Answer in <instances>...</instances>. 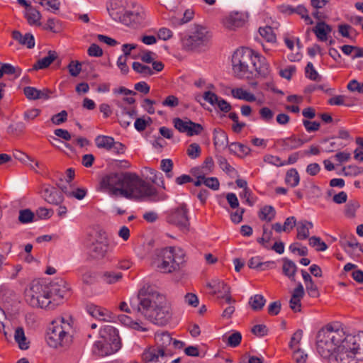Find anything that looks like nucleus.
Here are the masks:
<instances>
[{
  "label": "nucleus",
  "instance_id": "obj_1",
  "mask_svg": "<svg viewBox=\"0 0 363 363\" xmlns=\"http://www.w3.org/2000/svg\"><path fill=\"white\" fill-rule=\"evenodd\" d=\"M130 163L126 160L115 158V196L127 199L137 198L150 202L165 201L168 196L158 191L155 187L140 179L136 173L116 172V169H126Z\"/></svg>",
  "mask_w": 363,
  "mask_h": 363
},
{
  "label": "nucleus",
  "instance_id": "obj_2",
  "mask_svg": "<svg viewBox=\"0 0 363 363\" xmlns=\"http://www.w3.org/2000/svg\"><path fill=\"white\" fill-rule=\"evenodd\" d=\"M138 303H131V308L135 313L143 315L147 320L158 325H167L172 318L170 306L164 295L156 289L145 284L138 291Z\"/></svg>",
  "mask_w": 363,
  "mask_h": 363
},
{
  "label": "nucleus",
  "instance_id": "obj_3",
  "mask_svg": "<svg viewBox=\"0 0 363 363\" xmlns=\"http://www.w3.org/2000/svg\"><path fill=\"white\" fill-rule=\"evenodd\" d=\"M233 70L240 79H252L257 75L266 77L269 65L264 57L250 48L236 50L232 57Z\"/></svg>",
  "mask_w": 363,
  "mask_h": 363
},
{
  "label": "nucleus",
  "instance_id": "obj_4",
  "mask_svg": "<svg viewBox=\"0 0 363 363\" xmlns=\"http://www.w3.org/2000/svg\"><path fill=\"white\" fill-rule=\"evenodd\" d=\"M347 337V334L342 328L327 325L320 329L316 335V350L318 354L327 359L339 349Z\"/></svg>",
  "mask_w": 363,
  "mask_h": 363
},
{
  "label": "nucleus",
  "instance_id": "obj_5",
  "mask_svg": "<svg viewBox=\"0 0 363 363\" xmlns=\"http://www.w3.org/2000/svg\"><path fill=\"white\" fill-rule=\"evenodd\" d=\"M72 325L69 320L59 318L53 320L46 333V341L53 348L67 349L72 343Z\"/></svg>",
  "mask_w": 363,
  "mask_h": 363
},
{
  "label": "nucleus",
  "instance_id": "obj_6",
  "mask_svg": "<svg viewBox=\"0 0 363 363\" xmlns=\"http://www.w3.org/2000/svg\"><path fill=\"white\" fill-rule=\"evenodd\" d=\"M154 264L162 273H172L180 270L186 262L185 254L180 248L173 247L156 250Z\"/></svg>",
  "mask_w": 363,
  "mask_h": 363
},
{
  "label": "nucleus",
  "instance_id": "obj_7",
  "mask_svg": "<svg viewBox=\"0 0 363 363\" xmlns=\"http://www.w3.org/2000/svg\"><path fill=\"white\" fill-rule=\"evenodd\" d=\"M26 302L32 307L48 308L51 304L50 291L38 280L33 281L25 291Z\"/></svg>",
  "mask_w": 363,
  "mask_h": 363
},
{
  "label": "nucleus",
  "instance_id": "obj_8",
  "mask_svg": "<svg viewBox=\"0 0 363 363\" xmlns=\"http://www.w3.org/2000/svg\"><path fill=\"white\" fill-rule=\"evenodd\" d=\"M88 258L99 259L103 258L108 249L107 236L104 231L95 232L86 241Z\"/></svg>",
  "mask_w": 363,
  "mask_h": 363
},
{
  "label": "nucleus",
  "instance_id": "obj_9",
  "mask_svg": "<svg viewBox=\"0 0 363 363\" xmlns=\"http://www.w3.org/2000/svg\"><path fill=\"white\" fill-rule=\"evenodd\" d=\"M209 36L206 28L198 26L192 34L185 36L182 40V48L187 51L201 50L207 46Z\"/></svg>",
  "mask_w": 363,
  "mask_h": 363
},
{
  "label": "nucleus",
  "instance_id": "obj_10",
  "mask_svg": "<svg viewBox=\"0 0 363 363\" xmlns=\"http://www.w3.org/2000/svg\"><path fill=\"white\" fill-rule=\"evenodd\" d=\"M101 340L94 346L93 352L100 357H106L113 353L112 344L113 343V326L111 325H103L99 331Z\"/></svg>",
  "mask_w": 363,
  "mask_h": 363
},
{
  "label": "nucleus",
  "instance_id": "obj_11",
  "mask_svg": "<svg viewBox=\"0 0 363 363\" xmlns=\"http://www.w3.org/2000/svg\"><path fill=\"white\" fill-rule=\"evenodd\" d=\"M167 223L174 225L181 230L189 231L190 223L188 217V208L185 203L172 210L167 216Z\"/></svg>",
  "mask_w": 363,
  "mask_h": 363
},
{
  "label": "nucleus",
  "instance_id": "obj_12",
  "mask_svg": "<svg viewBox=\"0 0 363 363\" xmlns=\"http://www.w3.org/2000/svg\"><path fill=\"white\" fill-rule=\"evenodd\" d=\"M327 359L329 363H358L360 361L346 341Z\"/></svg>",
  "mask_w": 363,
  "mask_h": 363
},
{
  "label": "nucleus",
  "instance_id": "obj_13",
  "mask_svg": "<svg viewBox=\"0 0 363 363\" xmlns=\"http://www.w3.org/2000/svg\"><path fill=\"white\" fill-rule=\"evenodd\" d=\"M145 11L143 8H138L135 11H125L124 15L120 18V23L133 28L141 26L145 18Z\"/></svg>",
  "mask_w": 363,
  "mask_h": 363
},
{
  "label": "nucleus",
  "instance_id": "obj_14",
  "mask_svg": "<svg viewBox=\"0 0 363 363\" xmlns=\"http://www.w3.org/2000/svg\"><path fill=\"white\" fill-rule=\"evenodd\" d=\"M169 357L155 345L147 347L141 354L143 363H166Z\"/></svg>",
  "mask_w": 363,
  "mask_h": 363
},
{
  "label": "nucleus",
  "instance_id": "obj_15",
  "mask_svg": "<svg viewBox=\"0 0 363 363\" xmlns=\"http://www.w3.org/2000/svg\"><path fill=\"white\" fill-rule=\"evenodd\" d=\"M207 287L213 290L212 294H217L218 298H224L228 303L235 302L230 296V288L223 281L216 279L207 284Z\"/></svg>",
  "mask_w": 363,
  "mask_h": 363
},
{
  "label": "nucleus",
  "instance_id": "obj_16",
  "mask_svg": "<svg viewBox=\"0 0 363 363\" xmlns=\"http://www.w3.org/2000/svg\"><path fill=\"white\" fill-rule=\"evenodd\" d=\"M155 346L164 351L167 355L172 357L174 351L172 350L173 338L167 331L157 332L155 335Z\"/></svg>",
  "mask_w": 363,
  "mask_h": 363
},
{
  "label": "nucleus",
  "instance_id": "obj_17",
  "mask_svg": "<svg viewBox=\"0 0 363 363\" xmlns=\"http://www.w3.org/2000/svg\"><path fill=\"white\" fill-rule=\"evenodd\" d=\"M96 191L110 196H113V172H108L101 174Z\"/></svg>",
  "mask_w": 363,
  "mask_h": 363
},
{
  "label": "nucleus",
  "instance_id": "obj_18",
  "mask_svg": "<svg viewBox=\"0 0 363 363\" xmlns=\"http://www.w3.org/2000/svg\"><path fill=\"white\" fill-rule=\"evenodd\" d=\"M346 344L351 347L360 361L363 360V332L355 335L347 334Z\"/></svg>",
  "mask_w": 363,
  "mask_h": 363
},
{
  "label": "nucleus",
  "instance_id": "obj_19",
  "mask_svg": "<svg viewBox=\"0 0 363 363\" xmlns=\"http://www.w3.org/2000/svg\"><path fill=\"white\" fill-rule=\"evenodd\" d=\"M246 21V16L238 11L230 13L225 17L222 23L223 26L230 30H235L237 28L242 27Z\"/></svg>",
  "mask_w": 363,
  "mask_h": 363
},
{
  "label": "nucleus",
  "instance_id": "obj_20",
  "mask_svg": "<svg viewBox=\"0 0 363 363\" xmlns=\"http://www.w3.org/2000/svg\"><path fill=\"white\" fill-rule=\"evenodd\" d=\"M308 140H303L298 138L296 135H291L290 137L279 139L277 144L280 146L284 151H291L301 147Z\"/></svg>",
  "mask_w": 363,
  "mask_h": 363
},
{
  "label": "nucleus",
  "instance_id": "obj_21",
  "mask_svg": "<svg viewBox=\"0 0 363 363\" xmlns=\"http://www.w3.org/2000/svg\"><path fill=\"white\" fill-rule=\"evenodd\" d=\"M304 295V288L301 283H298L297 286L294 289L292 296L289 301V306L295 313L300 312L301 311V300L303 298Z\"/></svg>",
  "mask_w": 363,
  "mask_h": 363
},
{
  "label": "nucleus",
  "instance_id": "obj_22",
  "mask_svg": "<svg viewBox=\"0 0 363 363\" xmlns=\"http://www.w3.org/2000/svg\"><path fill=\"white\" fill-rule=\"evenodd\" d=\"M43 196L47 202L55 205L60 204L63 199L61 193L49 185L43 186Z\"/></svg>",
  "mask_w": 363,
  "mask_h": 363
},
{
  "label": "nucleus",
  "instance_id": "obj_23",
  "mask_svg": "<svg viewBox=\"0 0 363 363\" xmlns=\"http://www.w3.org/2000/svg\"><path fill=\"white\" fill-rule=\"evenodd\" d=\"M88 313L99 320L111 322L113 318L111 312L97 306H89L87 308Z\"/></svg>",
  "mask_w": 363,
  "mask_h": 363
},
{
  "label": "nucleus",
  "instance_id": "obj_24",
  "mask_svg": "<svg viewBox=\"0 0 363 363\" xmlns=\"http://www.w3.org/2000/svg\"><path fill=\"white\" fill-rule=\"evenodd\" d=\"M12 38L18 42L21 45L26 46L28 48L31 49L35 46V39L33 35L30 33H26L23 35L18 30H13L12 32Z\"/></svg>",
  "mask_w": 363,
  "mask_h": 363
},
{
  "label": "nucleus",
  "instance_id": "obj_25",
  "mask_svg": "<svg viewBox=\"0 0 363 363\" xmlns=\"http://www.w3.org/2000/svg\"><path fill=\"white\" fill-rule=\"evenodd\" d=\"M313 31L319 40L325 41L328 33L332 31V28L324 21H320L317 23L316 26L313 28Z\"/></svg>",
  "mask_w": 363,
  "mask_h": 363
},
{
  "label": "nucleus",
  "instance_id": "obj_26",
  "mask_svg": "<svg viewBox=\"0 0 363 363\" xmlns=\"http://www.w3.org/2000/svg\"><path fill=\"white\" fill-rule=\"evenodd\" d=\"M24 16L30 26L40 25L41 14L40 11L33 6H30L28 8V9H26Z\"/></svg>",
  "mask_w": 363,
  "mask_h": 363
},
{
  "label": "nucleus",
  "instance_id": "obj_27",
  "mask_svg": "<svg viewBox=\"0 0 363 363\" xmlns=\"http://www.w3.org/2000/svg\"><path fill=\"white\" fill-rule=\"evenodd\" d=\"M57 57V54L54 50H50L48 56L38 60L33 66V69L38 70L48 67L50 64Z\"/></svg>",
  "mask_w": 363,
  "mask_h": 363
},
{
  "label": "nucleus",
  "instance_id": "obj_28",
  "mask_svg": "<svg viewBox=\"0 0 363 363\" xmlns=\"http://www.w3.org/2000/svg\"><path fill=\"white\" fill-rule=\"evenodd\" d=\"M14 340L21 350H26L29 348L30 341L26 337L24 330L22 327H18L15 330Z\"/></svg>",
  "mask_w": 363,
  "mask_h": 363
},
{
  "label": "nucleus",
  "instance_id": "obj_29",
  "mask_svg": "<svg viewBox=\"0 0 363 363\" xmlns=\"http://www.w3.org/2000/svg\"><path fill=\"white\" fill-rule=\"evenodd\" d=\"M228 135L226 133L220 129L215 128L213 130V144L216 148H224L228 145Z\"/></svg>",
  "mask_w": 363,
  "mask_h": 363
},
{
  "label": "nucleus",
  "instance_id": "obj_30",
  "mask_svg": "<svg viewBox=\"0 0 363 363\" xmlns=\"http://www.w3.org/2000/svg\"><path fill=\"white\" fill-rule=\"evenodd\" d=\"M96 146L99 149L110 151L113 147V138L99 135L94 140Z\"/></svg>",
  "mask_w": 363,
  "mask_h": 363
},
{
  "label": "nucleus",
  "instance_id": "obj_31",
  "mask_svg": "<svg viewBox=\"0 0 363 363\" xmlns=\"http://www.w3.org/2000/svg\"><path fill=\"white\" fill-rule=\"evenodd\" d=\"M313 223L310 221L303 220L298 223L297 226V239L306 240L309 237V229L313 228Z\"/></svg>",
  "mask_w": 363,
  "mask_h": 363
},
{
  "label": "nucleus",
  "instance_id": "obj_32",
  "mask_svg": "<svg viewBox=\"0 0 363 363\" xmlns=\"http://www.w3.org/2000/svg\"><path fill=\"white\" fill-rule=\"evenodd\" d=\"M283 262L282 270L284 274L289 277L291 280L294 281L297 271V267L296 264L287 258H284Z\"/></svg>",
  "mask_w": 363,
  "mask_h": 363
},
{
  "label": "nucleus",
  "instance_id": "obj_33",
  "mask_svg": "<svg viewBox=\"0 0 363 363\" xmlns=\"http://www.w3.org/2000/svg\"><path fill=\"white\" fill-rule=\"evenodd\" d=\"M232 96L234 98L245 100L249 102H253L256 101V97L253 94H251L242 88L233 89L231 91Z\"/></svg>",
  "mask_w": 363,
  "mask_h": 363
},
{
  "label": "nucleus",
  "instance_id": "obj_34",
  "mask_svg": "<svg viewBox=\"0 0 363 363\" xmlns=\"http://www.w3.org/2000/svg\"><path fill=\"white\" fill-rule=\"evenodd\" d=\"M137 115V111L135 109H132L128 111H123L121 115L118 116V122L123 128L128 127L134 117Z\"/></svg>",
  "mask_w": 363,
  "mask_h": 363
},
{
  "label": "nucleus",
  "instance_id": "obj_35",
  "mask_svg": "<svg viewBox=\"0 0 363 363\" xmlns=\"http://www.w3.org/2000/svg\"><path fill=\"white\" fill-rule=\"evenodd\" d=\"M229 150L231 152L238 155L240 157H244L250 154V148L240 143H232L229 145Z\"/></svg>",
  "mask_w": 363,
  "mask_h": 363
},
{
  "label": "nucleus",
  "instance_id": "obj_36",
  "mask_svg": "<svg viewBox=\"0 0 363 363\" xmlns=\"http://www.w3.org/2000/svg\"><path fill=\"white\" fill-rule=\"evenodd\" d=\"M266 299L261 294H255L250 298L249 305L255 311H261L265 305Z\"/></svg>",
  "mask_w": 363,
  "mask_h": 363
},
{
  "label": "nucleus",
  "instance_id": "obj_37",
  "mask_svg": "<svg viewBox=\"0 0 363 363\" xmlns=\"http://www.w3.org/2000/svg\"><path fill=\"white\" fill-rule=\"evenodd\" d=\"M128 0H115V21L120 22V18L128 11Z\"/></svg>",
  "mask_w": 363,
  "mask_h": 363
},
{
  "label": "nucleus",
  "instance_id": "obj_38",
  "mask_svg": "<svg viewBox=\"0 0 363 363\" xmlns=\"http://www.w3.org/2000/svg\"><path fill=\"white\" fill-rule=\"evenodd\" d=\"M275 214L276 212L273 206H264L263 208H261L259 211V218L262 220L270 222L274 218Z\"/></svg>",
  "mask_w": 363,
  "mask_h": 363
},
{
  "label": "nucleus",
  "instance_id": "obj_39",
  "mask_svg": "<svg viewBox=\"0 0 363 363\" xmlns=\"http://www.w3.org/2000/svg\"><path fill=\"white\" fill-rule=\"evenodd\" d=\"M300 177L297 170L294 168L287 171L285 182L291 187L296 186L299 183Z\"/></svg>",
  "mask_w": 363,
  "mask_h": 363
},
{
  "label": "nucleus",
  "instance_id": "obj_40",
  "mask_svg": "<svg viewBox=\"0 0 363 363\" xmlns=\"http://www.w3.org/2000/svg\"><path fill=\"white\" fill-rule=\"evenodd\" d=\"M69 291V288L67 286L66 283L61 280L60 284L52 285V289L50 291V294H55L60 298H64Z\"/></svg>",
  "mask_w": 363,
  "mask_h": 363
},
{
  "label": "nucleus",
  "instance_id": "obj_41",
  "mask_svg": "<svg viewBox=\"0 0 363 363\" xmlns=\"http://www.w3.org/2000/svg\"><path fill=\"white\" fill-rule=\"evenodd\" d=\"M132 67L135 72L144 76H151L154 74L153 70L150 67L143 65L139 62H134Z\"/></svg>",
  "mask_w": 363,
  "mask_h": 363
},
{
  "label": "nucleus",
  "instance_id": "obj_42",
  "mask_svg": "<svg viewBox=\"0 0 363 363\" xmlns=\"http://www.w3.org/2000/svg\"><path fill=\"white\" fill-rule=\"evenodd\" d=\"M34 217L35 215L31 210L23 209L19 211L18 220L20 223L26 224L33 221Z\"/></svg>",
  "mask_w": 363,
  "mask_h": 363
},
{
  "label": "nucleus",
  "instance_id": "obj_43",
  "mask_svg": "<svg viewBox=\"0 0 363 363\" xmlns=\"http://www.w3.org/2000/svg\"><path fill=\"white\" fill-rule=\"evenodd\" d=\"M259 33L262 37L266 39L268 42H275L276 35L274 33L273 29L270 26L259 28Z\"/></svg>",
  "mask_w": 363,
  "mask_h": 363
},
{
  "label": "nucleus",
  "instance_id": "obj_44",
  "mask_svg": "<svg viewBox=\"0 0 363 363\" xmlns=\"http://www.w3.org/2000/svg\"><path fill=\"white\" fill-rule=\"evenodd\" d=\"M306 77L313 81H320L321 77L318 72L315 69L312 62H308L305 68Z\"/></svg>",
  "mask_w": 363,
  "mask_h": 363
},
{
  "label": "nucleus",
  "instance_id": "obj_45",
  "mask_svg": "<svg viewBox=\"0 0 363 363\" xmlns=\"http://www.w3.org/2000/svg\"><path fill=\"white\" fill-rule=\"evenodd\" d=\"M203 126L199 124L189 120V127L187 130L188 136L198 135L203 131Z\"/></svg>",
  "mask_w": 363,
  "mask_h": 363
},
{
  "label": "nucleus",
  "instance_id": "obj_46",
  "mask_svg": "<svg viewBox=\"0 0 363 363\" xmlns=\"http://www.w3.org/2000/svg\"><path fill=\"white\" fill-rule=\"evenodd\" d=\"M62 190L67 194L69 197H74L78 200L83 199L87 193L86 189L83 188H77V189L74 191H66L63 188H62Z\"/></svg>",
  "mask_w": 363,
  "mask_h": 363
},
{
  "label": "nucleus",
  "instance_id": "obj_47",
  "mask_svg": "<svg viewBox=\"0 0 363 363\" xmlns=\"http://www.w3.org/2000/svg\"><path fill=\"white\" fill-rule=\"evenodd\" d=\"M3 73L6 74H16L18 77L21 74L22 69L18 67H14L11 64L5 63L1 66Z\"/></svg>",
  "mask_w": 363,
  "mask_h": 363
},
{
  "label": "nucleus",
  "instance_id": "obj_48",
  "mask_svg": "<svg viewBox=\"0 0 363 363\" xmlns=\"http://www.w3.org/2000/svg\"><path fill=\"white\" fill-rule=\"evenodd\" d=\"M359 207V204L357 201H350L345 206V213L348 218H354L357 209Z\"/></svg>",
  "mask_w": 363,
  "mask_h": 363
},
{
  "label": "nucleus",
  "instance_id": "obj_49",
  "mask_svg": "<svg viewBox=\"0 0 363 363\" xmlns=\"http://www.w3.org/2000/svg\"><path fill=\"white\" fill-rule=\"evenodd\" d=\"M201 147L198 143H191L189 145L186 153L191 159H196L201 155Z\"/></svg>",
  "mask_w": 363,
  "mask_h": 363
},
{
  "label": "nucleus",
  "instance_id": "obj_50",
  "mask_svg": "<svg viewBox=\"0 0 363 363\" xmlns=\"http://www.w3.org/2000/svg\"><path fill=\"white\" fill-rule=\"evenodd\" d=\"M173 123L174 128L177 129L180 133H185L187 134L189 120L183 121L179 118H175L173 120Z\"/></svg>",
  "mask_w": 363,
  "mask_h": 363
},
{
  "label": "nucleus",
  "instance_id": "obj_51",
  "mask_svg": "<svg viewBox=\"0 0 363 363\" xmlns=\"http://www.w3.org/2000/svg\"><path fill=\"white\" fill-rule=\"evenodd\" d=\"M309 245L312 247H317L316 250L318 251H325L328 247L327 245L321 241L320 238L315 236L310 238Z\"/></svg>",
  "mask_w": 363,
  "mask_h": 363
},
{
  "label": "nucleus",
  "instance_id": "obj_52",
  "mask_svg": "<svg viewBox=\"0 0 363 363\" xmlns=\"http://www.w3.org/2000/svg\"><path fill=\"white\" fill-rule=\"evenodd\" d=\"M80 272L82 273V280L84 284L90 285L94 282L95 277L91 271L81 268Z\"/></svg>",
  "mask_w": 363,
  "mask_h": 363
},
{
  "label": "nucleus",
  "instance_id": "obj_53",
  "mask_svg": "<svg viewBox=\"0 0 363 363\" xmlns=\"http://www.w3.org/2000/svg\"><path fill=\"white\" fill-rule=\"evenodd\" d=\"M241 340V333L239 332H235L228 337L227 344L230 347H235L240 344Z\"/></svg>",
  "mask_w": 363,
  "mask_h": 363
},
{
  "label": "nucleus",
  "instance_id": "obj_54",
  "mask_svg": "<svg viewBox=\"0 0 363 363\" xmlns=\"http://www.w3.org/2000/svg\"><path fill=\"white\" fill-rule=\"evenodd\" d=\"M67 120V112L65 110L55 114L51 118V121L55 125H60Z\"/></svg>",
  "mask_w": 363,
  "mask_h": 363
},
{
  "label": "nucleus",
  "instance_id": "obj_55",
  "mask_svg": "<svg viewBox=\"0 0 363 363\" xmlns=\"http://www.w3.org/2000/svg\"><path fill=\"white\" fill-rule=\"evenodd\" d=\"M264 161L268 164L275 165L277 167L284 166V161L281 158L276 155H266L264 157Z\"/></svg>",
  "mask_w": 363,
  "mask_h": 363
},
{
  "label": "nucleus",
  "instance_id": "obj_56",
  "mask_svg": "<svg viewBox=\"0 0 363 363\" xmlns=\"http://www.w3.org/2000/svg\"><path fill=\"white\" fill-rule=\"evenodd\" d=\"M161 169L166 172L167 177L171 178L172 177L173 162L170 159H163L161 161Z\"/></svg>",
  "mask_w": 363,
  "mask_h": 363
},
{
  "label": "nucleus",
  "instance_id": "obj_57",
  "mask_svg": "<svg viewBox=\"0 0 363 363\" xmlns=\"http://www.w3.org/2000/svg\"><path fill=\"white\" fill-rule=\"evenodd\" d=\"M259 112L260 118L267 123H269L274 118V112L268 107H262Z\"/></svg>",
  "mask_w": 363,
  "mask_h": 363
},
{
  "label": "nucleus",
  "instance_id": "obj_58",
  "mask_svg": "<svg viewBox=\"0 0 363 363\" xmlns=\"http://www.w3.org/2000/svg\"><path fill=\"white\" fill-rule=\"evenodd\" d=\"M294 13H297L299 16H301L302 18L307 21V23H313V21L311 19L310 16L308 14V10L303 5H299L297 7H296L294 9Z\"/></svg>",
  "mask_w": 363,
  "mask_h": 363
},
{
  "label": "nucleus",
  "instance_id": "obj_59",
  "mask_svg": "<svg viewBox=\"0 0 363 363\" xmlns=\"http://www.w3.org/2000/svg\"><path fill=\"white\" fill-rule=\"evenodd\" d=\"M38 89L33 86H26L23 88V94L28 100H38Z\"/></svg>",
  "mask_w": 363,
  "mask_h": 363
},
{
  "label": "nucleus",
  "instance_id": "obj_60",
  "mask_svg": "<svg viewBox=\"0 0 363 363\" xmlns=\"http://www.w3.org/2000/svg\"><path fill=\"white\" fill-rule=\"evenodd\" d=\"M45 29L57 33L60 30V23L55 18H49L45 26Z\"/></svg>",
  "mask_w": 363,
  "mask_h": 363
},
{
  "label": "nucleus",
  "instance_id": "obj_61",
  "mask_svg": "<svg viewBox=\"0 0 363 363\" xmlns=\"http://www.w3.org/2000/svg\"><path fill=\"white\" fill-rule=\"evenodd\" d=\"M203 184H205L207 187L216 191L219 189L220 183L218 179L216 177H208V178H203Z\"/></svg>",
  "mask_w": 363,
  "mask_h": 363
},
{
  "label": "nucleus",
  "instance_id": "obj_62",
  "mask_svg": "<svg viewBox=\"0 0 363 363\" xmlns=\"http://www.w3.org/2000/svg\"><path fill=\"white\" fill-rule=\"evenodd\" d=\"M251 332L256 336L263 337L267 335L268 329L265 325L259 324L253 326Z\"/></svg>",
  "mask_w": 363,
  "mask_h": 363
},
{
  "label": "nucleus",
  "instance_id": "obj_63",
  "mask_svg": "<svg viewBox=\"0 0 363 363\" xmlns=\"http://www.w3.org/2000/svg\"><path fill=\"white\" fill-rule=\"evenodd\" d=\"M68 69L72 77H77L82 70V65L77 61H71L68 65Z\"/></svg>",
  "mask_w": 363,
  "mask_h": 363
},
{
  "label": "nucleus",
  "instance_id": "obj_64",
  "mask_svg": "<svg viewBox=\"0 0 363 363\" xmlns=\"http://www.w3.org/2000/svg\"><path fill=\"white\" fill-rule=\"evenodd\" d=\"M218 164L219 167L225 172L230 173L234 170V168L230 166L227 160L223 156L217 157Z\"/></svg>",
  "mask_w": 363,
  "mask_h": 363
}]
</instances>
